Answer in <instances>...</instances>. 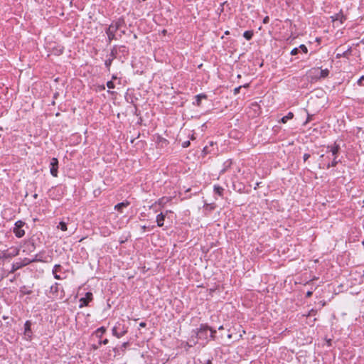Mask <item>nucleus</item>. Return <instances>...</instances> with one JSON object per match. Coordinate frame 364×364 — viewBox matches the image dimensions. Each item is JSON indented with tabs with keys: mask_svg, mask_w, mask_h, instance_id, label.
I'll use <instances>...</instances> for the list:
<instances>
[{
	"mask_svg": "<svg viewBox=\"0 0 364 364\" xmlns=\"http://www.w3.org/2000/svg\"><path fill=\"white\" fill-rule=\"evenodd\" d=\"M241 136V134L237 132L236 131H231L229 133V137L234 139H239Z\"/></svg>",
	"mask_w": 364,
	"mask_h": 364,
	"instance_id": "nucleus-23",
	"label": "nucleus"
},
{
	"mask_svg": "<svg viewBox=\"0 0 364 364\" xmlns=\"http://www.w3.org/2000/svg\"><path fill=\"white\" fill-rule=\"evenodd\" d=\"M214 190L215 192L220 196L222 195L223 192L224 191V189L222 187L216 186H215Z\"/></svg>",
	"mask_w": 364,
	"mask_h": 364,
	"instance_id": "nucleus-29",
	"label": "nucleus"
},
{
	"mask_svg": "<svg viewBox=\"0 0 364 364\" xmlns=\"http://www.w3.org/2000/svg\"><path fill=\"white\" fill-rule=\"evenodd\" d=\"M117 78V76H116V75H113V76H112V80H116Z\"/></svg>",
	"mask_w": 364,
	"mask_h": 364,
	"instance_id": "nucleus-45",
	"label": "nucleus"
},
{
	"mask_svg": "<svg viewBox=\"0 0 364 364\" xmlns=\"http://www.w3.org/2000/svg\"><path fill=\"white\" fill-rule=\"evenodd\" d=\"M357 83L360 86L364 87V75H362L357 81Z\"/></svg>",
	"mask_w": 364,
	"mask_h": 364,
	"instance_id": "nucleus-33",
	"label": "nucleus"
},
{
	"mask_svg": "<svg viewBox=\"0 0 364 364\" xmlns=\"http://www.w3.org/2000/svg\"><path fill=\"white\" fill-rule=\"evenodd\" d=\"M309 158H310V154H309L306 153L303 156V159H304V161H307Z\"/></svg>",
	"mask_w": 364,
	"mask_h": 364,
	"instance_id": "nucleus-39",
	"label": "nucleus"
},
{
	"mask_svg": "<svg viewBox=\"0 0 364 364\" xmlns=\"http://www.w3.org/2000/svg\"><path fill=\"white\" fill-rule=\"evenodd\" d=\"M269 16H266L263 19V23H269Z\"/></svg>",
	"mask_w": 364,
	"mask_h": 364,
	"instance_id": "nucleus-40",
	"label": "nucleus"
},
{
	"mask_svg": "<svg viewBox=\"0 0 364 364\" xmlns=\"http://www.w3.org/2000/svg\"><path fill=\"white\" fill-rule=\"evenodd\" d=\"M44 255H45L44 251L40 252L39 253H38L35 255V257L33 259H32V261L33 262H46L47 260L46 259Z\"/></svg>",
	"mask_w": 364,
	"mask_h": 364,
	"instance_id": "nucleus-11",
	"label": "nucleus"
},
{
	"mask_svg": "<svg viewBox=\"0 0 364 364\" xmlns=\"http://www.w3.org/2000/svg\"><path fill=\"white\" fill-rule=\"evenodd\" d=\"M196 337L200 340H208L210 341L211 339H218L219 336H217V331H213L207 325H201L200 327L194 331L192 337Z\"/></svg>",
	"mask_w": 364,
	"mask_h": 364,
	"instance_id": "nucleus-1",
	"label": "nucleus"
},
{
	"mask_svg": "<svg viewBox=\"0 0 364 364\" xmlns=\"http://www.w3.org/2000/svg\"><path fill=\"white\" fill-rule=\"evenodd\" d=\"M8 318H9V317H8V316H3V319H4V320L7 319Z\"/></svg>",
	"mask_w": 364,
	"mask_h": 364,
	"instance_id": "nucleus-46",
	"label": "nucleus"
},
{
	"mask_svg": "<svg viewBox=\"0 0 364 364\" xmlns=\"http://www.w3.org/2000/svg\"><path fill=\"white\" fill-rule=\"evenodd\" d=\"M63 267L60 264H55L53 269V274L54 276V278L56 279H62L63 278L60 277L58 273H60L62 272Z\"/></svg>",
	"mask_w": 364,
	"mask_h": 364,
	"instance_id": "nucleus-8",
	"label": "nucleus"
},
{
	"mask_svg": "<svg viewBox=\"0 0 364 364\" xmlns=\"http://www.w3.org/2000/svg\"><path fill=\"white\" fill-rule=\"evenodd\" d=\"M299 48L301 49V50L303 53H308V48H307V47L304 44H301L299 46Z\"/></svg>",
	"mask_w": 364,
	"mask_h": 364,
	"instance_id": "nucleus-32",
	"label": "nucleus"
},
{
	"mask_svg": "<svg viewBox=\"0 0 364 364\" xmlns=\"http://www.w3.org/2000/svg\"><path fill=\"white\" fill-rule=\"evenodd\" d=\"M253 31H246L244 32L243 33V37L247 40V41H250L252 38L253 37Z\"/></svg>",
	"mask_w": 364,
	"mask_h": 364,
	"instance_id": "nucleus-20",
	"label": "nucleus"
},
{
	"mask_svg": "<svg viewBox=\"0 0 364 364\" xmlns=\"http://www.w3.org/2000/svg\"><path fill=\"white\" fill-rule=\"evenodd\" d=\"M22 267H23V265H22L21 262H16V263L13 264V265H12L11 272H14L16 270H18Z\"/></svg>",
	"mask_w": 364,
	"mask_h": 364,
	"instance_id": "nucleus-22",
	"label": "nucleus"
},
{
	"mask_svg": "<svg viewBox=\"0 0 364 364\" xmlns=\"http://www.w3.org/2000/svg\"><path fill=\"white\" fill-rule=\"evenodd\" d=\"M58 228H60L63 231H66L67 230V224L65 222L61 221L59 223Z\"/></svg>",
	"mask_w": 364,
	"mask_h": 364,
	"instance_id": "nucleus-26",
	"label": "nucleus"
},
{
	"mask_svg": "<svg viewBox=\"0 0 364 364\" xmlns=\"http://www.w3.org/2000/svg\"><path fill=\"white\" fill-rule=\"evenodd\" d=\"M312 118H313V115L308 114L306 120L304 122V126L306 125V124H308L309 122H311L312 120Z\"/></svg>",
	"mask_w": 364,
	"mask_h": 364,
	"instance_id": "nucleus-35",
	"label": "nucleus"
},
{
	"mask_svg": "<svg viewBox=\"0 0 364 364\" xmlns=\"http://www.w3.org/2000/svg\"><path fill=\"white\" fill-rule=\"evenodd\" d=\"M119 28V24L116 23L114 26L111 25L108 29L106 31V33L107 34L109 41H111L112 40L115 38V33L116 31Z\"/></svg>",
	"mask_w": 364,
	"mask_h": 364,
	"instance_id": "nucleus-6",
	"label": "nucleus"
},
{
	"mask_svg": "<svg viewBox=\"0 0 364 364\" xmlns=\"http://www.w3.org/2000/svg\"><path fill=\"white\" fill-rule=\"evenodd\" d=\"M146 326V323L145 322H141L139 323V326L141 328H144Z\"/></svg>",
	"mask_w": 364,
	"mask_h": 364,
	"instance_id": "nucleus-43",
	"label": "nucleus"
},
{
	"mask_svg": "<svg viewBox=\"0 0 364 364\" xmlns=\"http://www.w3.org/2000/svg\"><path fill=\"white\" fill-rule=\"evenodd\" d=\"M36 323L31 320H28L25 322L23 326V335L26 340H31L34 332Z\"/></svg>",
	"mask_w": 364,
	"mask_h": 364,
	"instance_id": "nucleus-2",
	"label": "nucleus"
},
{
	"mask_svg": "<svg viewBox=\"0 0 364 364\" xmlns=\"http://www.w3.org/2000/svg\"><path fill=\"white\" fill-rule=\"evenodd\" d=\"M331 147H333V144H331V145H328V146H327V149H328V151H330V152H331Z\"/></svg>",
	"mask_w": 364,
	"mask_h": 364,
	"instance_id": "nucleus-44",
	"label": "nucleus"
},
{
	"mask_svg": "<svg viewBox=\"0 0 364 364\" xmlns=\"http://www.w3.org/2000/svg\"><path fill=\"white\" fill-rule=\"evenodd\" d=\"M328 75H329V70L328 69H323V70L319 69L320 80L322 78L327 77L328 76Z\"/></svg>",
	"mask_w": 364,
	"mask_h": 364,
	"instance_id": "nucleus-19",
	"label": "nucleus"
},
{
	"mask_svg": "<svg viewBox=\"0 0 364 364\" xmlns=\"http://www.w3.org/2000/svg\"><path fill=\"white\" fill-rule=\"evenodd\" d=\"M341 163V159H338V157H333L332 161L331 162V166L335 167Z\"/></svg>",
	"mask_w": 364,
	"mask_h": 364,
	"instance_id": "nucleus-28",
	"label": "nucleus"
},
{
	"mask_svg": "<svg viewBox=\"0 0 364 364\" xmlns=\"http://www.w3.org/2000/svg\"><path fill=\"white\" fill-rule=\"evenodd\" d=\"M319 167L320 168H330L331 167H333L332 166H331V162H328L326 164H319Z\"/></svg>",
	"mask_w": 364,
	"mask_h": 364,
	"instance_id": "nucleus-30",
	"label": "nucleus"
},
{
	"mask_svg": "<svg viewBox=\"0 0 364 364\" xmlns=\"http://www.w3.org/2000/svg\"><path fill=\"white\" fill-rule=\"evenodd\" d=\"M341 150L340 145L334 143L331 147V154L333 157H338V153Z\"/></svg>",
	"mask_w": 364,
	"mask_h": 364,
	"instance_id": "nucleus-14",
	"label": "nucleus"
},
{
	"mask_svg": "<svg viewBox=\"0 0 364 364\" xmlns=\"http://www.w3.org/2000/svg\"><path fill=\"white\" fill-rule=\"evenodd\" d=\"M33 262L32 259L29 258H24L21 262L23 267L27 266Z\"/></svg>",
	"mask_w": 364,
	"mask_h": 364,
	"instance_id": "nucleus-25",
	"label": "nucleus"
},
{
	"mask_svg": "<svg viewBox=\"0 0 364 364\" xmlns=\"http://www.w3.org/2000/svg\"><path fill=\"white\" fill-rule=\"evenodd\" d=\"M191 144V142L189 141H186L182 143V146L183 148H188Z\"/></svg>",
	"mask_w": 364,
	"mask_h": 364,
	"instance_id": "nucleus-37",
	"label": "nucleus"
},
{
	"mask_svg": "<svg viewBox=\"0 0 364 364\" xmlns=\"http://www.w3.org/2000/svg\"><path fill=\"white\" fill-rule=\"evenodd\" d=\"M248 85L246 84L245 85H239L238 87H236L234 88V95H236L237 93H239L240 90L242 88V87H246Z\"/></svg>",
	"mask_w": 364,
	"mask_h": 364,
	"instance_id": "nucleus-31",
	"label": "nucleus"
},
{
	"mask_svg": "<svg viewBox=\"0 0 364 364\" xmlns=\"http://www.w3.org/2000/svg\"><path fill=\"white\" fill-rule=\"evenodd\" d=\"M299 48H294L291 50V55H295L296 54H298L299 53Z\"/></svg>",
	"mask_w": 364,
	"mask_h": 364,
	"instance_id": "nucleus-36",
	"label": "nucleus"
},
{
	"mask_svg": "<svg viewBox=\"0 0 364 364\" xmlns=\"http://www.w3.org/2000/svg\"><path fill=\"white\" fill-rule=\"evenodd\" d=\"M221 329H223V326H220V327H219V330H221Z\"/></svg>",
	"mask_w": 364,
	"mask_h": 364,
	"instance_id": "nucleus-47",
	"label": "nucleus"
},
{
	"mask_svg": "<svg viewBox=\"0 0 364 364\" xmlns=\"http://www.w3.org/2000/svg\"><path fill=\"white\" fill-rule=\"evenodd\" d=\"M129 205V203L127 202V201H124V202H122V203H119L118 204H117L115 206H114V209L119 212V213H123V209L124 208H127L128 205Z\"/></svg>",
	"mask_w": 364,
	"mask_h": 364,
	"instance_id": "nucleus-12",
	"label": "nucleus"
},
{
	"mask_svg": "<svg viewBox=\"0 0 364 364\" xmlns=\"http://www.w3.org/2000/svg\"><path fill=\"white\" fill-rule=\"evenodd\" d=\"M312 294H313V293H312V291H308L306 292V297H310V296H311Z\"/></svg>",
	"mask_w": 364,
	"mask_h": 364,
	"instance_id": "nucleus-42",
	"label": "nucleus"
},
{
	"mask_svg": "<svg viewBox=\"0 0 364 364\" xmlns=\"http://www.w3.org/2000/svg\"><path fill=\"white\" fill-rule=\"evenodd\" d=\"M107 86L109 89H114L115 87L114 83L112 80L108 81L107 82Z\"/></svg>",
	"mask_w": 364,
	"mask_h": 364,
	"instance_id": "nucleus-34",
	"label": "nucleus"
},
{
	"mask_svg": "<svg viewBox=\"0 0 364 364\" xmlns=\"http://www.w3.org/2000/svg\"><path fill=\"white\" fill-rule=\"evenodd\" d=\"M251 109H252L255 114H259L260 112V107L257 104V102H252L251 103Z\"/></svg>",
	"mask_w": 364,
	"mask_h": 364,
	"instance_id": "nucleus-21",
	"label": "nucleus"
},
{
	"mask_svg": "<svg viewBox=\"0 0 364 364\" xmlns=\"http://www.w3.org/2000/svg\"><path fill=\"white\" fill-rule=\"evenodd\" d=\"M294 117V114L292 112H289L286 116H284L280 119V122L285 124L288 120L291 119Z\"/></svg>",
	"mask_w": 364,
	"mask_h": 364,
	"instance_id": "nucleus-18",
	"label": "nucleus"
},
{
	"mask_svg": "<svg viewBox=\"0 0 364 364\" xmlns=\"http://www.w3.org/2000/svg\"><path fill=\"white\" fill-rule=\"evenodd\" d=\"M307 77L310 80L311 82H315L320 80L319 76V68H313L308 70L306 73Z\"/></svg>",
	"mask_w": 364,
	"mask_h": 364,
	"instance_id": "nucleus-4",
	"label": "nucleus"
},
{
	"mask_svg": "<svg viewBox=\"0 0 364 364\" xmlns=\"http://www.w3.org/2000/svg\"><path fill=\"white\" fill-rule=\"evenodd\" d=\"M36 249V245L34 242H31L28 245L26 249L23 250V252H26L27 254H29L31 252H33Z\"/></svg>",
	"mask_w": 364,
	"mask_h": 364,
	"instance_id": "nucleus-17",
	"label": "nucleus"
},
{
	"mask_svg": "<svg viewBox=\"0 0 364 364\" xmlns=\"http://www.w3.org/2000/svg\"><path fill=\"white\" fill-rule=\"evenodd\" d=\"M105 328L104 327H101V328H98L97 330L95 331V332L92 335V336L94 337L93 339H95V338L101 339V338H102V335L105 333ZM100 341H108V340L105 338L103 341L100 340Z\"/></svg>",
	"mask_w": 364,
	"mask_h": 364,
	"instance_id": "nucleus-9",
	"label": "nucleus"
},
{
	"mask_svg": "<svg viewBox=\"0 0 364 364\" xmlns=\"http://www.w3.org/2000/svg\"><path fill=\"white\" fill-rule=\"evenodd\" d=\"M63 52V49L62 48H59V50H57L58 55L62 54Z\"/></svg>",
	"mask_w": 364,
	"mask_h": 364,
	"instance_id": "nucleus-41",
	"label": "nucleus"
},
{
	"mask_svg": "<svg viewBox=\"0 0 364 364\" xmlns=\"http://www.w3.org/2000/svg\"><path fill=\"white\" fill-rule=\"evenodd\" d=\"M58 283H55L54 285H53L50 288L51 291H58Z\"/></svg>",
	"mask_w": 364,
	"mask_h": 364,
	"instance_id": "nucleus-38",
	"label": "nucleus"
},
{
	"mask_svg": "<svg viewBox=\"0 0 364 364\" xmlns=\"http://www.w3.org/2000/svg\"><path fill=\"white\" fill-rule=\"evenodd\" d=\"M165 218H166V215L164 214H163L162 213L159 214L156 216V223H157V225L159 227H162L164 225V222Z\"/></svg>",
	"mask_w": 364,
	"mask_h": 364,
	"instance_id": "nucleus-15",
	"label": "nucleus"
},
{
	"mask_svg": "<svg viewBox=\"0 0 364 364\" xmlns=\"http://www.w3.org/2000/svg\"><path fill=\"white\" fill-rule=\"evenodd\" d=\"M117 51L116 48L114 47L111 50V52L109 53V58L114 60V58H117Z\"/></svg>",
	"mask_w": 364,
	"mask_h": 364,
	"instance_id": "nucleus-24",
	"label": "nucleus"
},
{
	"mask_svg": "<svg viewBox=\"0 0 364 364\" xmlns=\"http://www.w3.org/2000/svg\"><path fill=\"white\" fill-rule=\"evenodd\" d=\"M237 77H240V74H237Z\"/></svg>",
	"mask_w": 364,
	"mask_h": 364,
	"instance_id": "nucleus-49",
	"label": "nucleus"
},
{
	"mask_svg": "<svg viewBox=\"0 0 364 364\" xmlns=\"http://www.w3.org/2000/svg\"><path fill=\"white\" fill-rule=\"evenodd\" d=\"M50 174L53 177H57L58 173V160L56 158H52L49 164Z\"/></svg>",
	"mask_w": 364,
	"mask_h": 364,
	"instance_id": "nucleus-5",
	"label": "nucleus"
},
{
	"mask_svg": "<svg viewBox=\"0 0 364 364\" xmlns=\"http://www.w3.org/2000/svg\"><path fill=\"white\" fill-rule=\"evenodd\" d=\"M205 98H206V95L205 94L197 95L195 97V101L193 102V104L196 106H200L201 104V100L203 99H205Z\"/></svg>",
	"mask_w": 364,
	"mask_h": 364,
	"instance_id": "nucleus-13",
	"label": "nucleus"
},
{
	"mask_svg": "<svg viewBox=\"0 0 364 364\" xmlns=\"http://www.w3.org/2000/svg\"><path fill=\"white\" fill-rule=\"evenodd\" d=\"M225 35H228V31H225Z\"/></svg>",
	"mask_w": 364,
	"mask_h": 364,
	"instance_id": "nucleus-50",
	"label": "nucleus"
},
{
	"mask_svg": "<svg viewBox=\"0 0 364 364\" xmlns=\"http://www.w3.org/2000/svg\"><path fill=\"white\" fill-rule=\"evenodd\" d=\"M331 18L333 21H340L341 23H343L346 20V17L343 14L342 11H341L338 14H336L334 16H331Z\"/></svg>",
	"mask_w": 364,
	"mask_h": 364,
	"instance_id": "nucleus-10",
	"label": "nucleus"
},
{
	"mask_svg": "<svg viewBox=\"0 0 364 364\" xmlns=\"http://www.w3.org/2000/svg\"><path fill=\"white\" fill-rule=\"evenodd\" d=\"M326 341L330 342V341H331V339H327V340H326Z\"/></svg>",
	"mask_w": 364,
	"mask_h": 364,
	"instance_id": "nucleus-48",
	"label": "nucleus"
},
{
	"mask_svg": "<svg viewBox=\"0 0 364 364\" xmlns=\"http://www.w3.org/2000/svg\"><path fill=\"white\" fill-rule=\"evenodd\" d=\"M92 299V294L91 292H87L85 296L80 299V308L87 306Z\"/></svg>",
	"mask_w": 364,
	"mask_h": 364,
	"instance_id": "nucleus-7",
	"label": "nucleus"
},
{
	"mask_svg": "<svg viewBox=\"0 0 364 364\" xmlns=\"http://www.w3.org/2000/svg\"><path fill=\"white\" fill-rule=\"evenodd\" d=\"M112 61H113V60L109 58H108V59H107V60H105V65L106 68H107L108 70H109V69H110V66H111V65H112Z\"/></svg>",
	"mask_w": 364,
	"mask_h": 364,
	"instance_id": "nucleus-27",
	"label": "nucleus"
},
{
	"mask_svg": "<svg viewBox=\"0 0 364 364\" xmlns=\"http://www.w3.org/2000/svg\"><path fill=\"white\" fill-rule=\"evenodd\" d=\"M228 338H229V339L233 338L235 341H238L240 338L243 339L242 338V334H241L240 330H239L238 333H233V332H231L230 333H229Z\"/></svg>",
	"mask_w": 364,
	"mask_h": 364,
	"instance_id": "nucleus-16",
	"label": "nucleus"
},
{
	"mask_svg": "<svg viewBox=\"0 0 364 364\" xmlns=\"http://www.w3.org/2000/svg\"><path fill=\"white\" fill-rule=\"evenodd\" d=\"M25 225L26 223L22 220H18L15 223L13 232L18 238H21L24 236L25 230L23 228Z\"/></svg>",
	"mask_w": 364,
	"mask_h": 364,
	"instance_id": "nucleus-3",
	"label": "nucleus"
}]
</instances>
